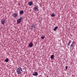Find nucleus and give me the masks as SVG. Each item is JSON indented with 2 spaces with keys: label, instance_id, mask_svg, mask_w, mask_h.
Segmentation results:
<instances>
[{
  "label": "nucleus",
  "instance_id": "f257e3e1",
  "mask_svg": "<svg viewBox=\"0 0 77 77\" xmlns=\"http://www.w3.org/2000/svg\"><path fill=\"white\" fill-rule=\"evenodd\" d=\"M17 74H20L23 71V69L21 67L18 68L17 70Z\"/></svg>",
  "mask_w": 77,
  "mask_h": 77
},
{
  "label": "nucleus",
  "instance_id": "f03ea898",
  "mask_svg": "<svg viewBox=\"0 0 77 77\" xmlns=\"http://www.w3.org/2000/svg\"><path fill=\"white\" fill-rule=\"evenodd\" d=\"M13 17H14V18H16V17H18V14L17 13H14L12 14Z\"/></svg>",
  "mask_w": 77,
  "mask_h": 77
},
{
  "label": "nucleus",
  "instance_id": "7ed1b4c3",
  "mask_svg": "<svg viewBox=\"0 0 77 77\" xmlns=\"http://www.w3.org/2000/svg\"><path fill=\"white\" fill-rule=\"evenodd\" d=\"M22 18V17H20L17 20V24H19V23H21V21Z\"/></svg>",
  "mask_w": 77,
  "mask_h": 77
},
{
  "label": "nucleus",
  "instance_id": "20e7f679",
  "mask_svg": "<svg viewBox=\"0 0 77 77\" xmlns=\"http://www.w3.org/2000/svg\"><path fill=\"white\" fill-rule=\"evenodd\" d=\"M33 10H34L35 11H36V12H37V11H38V6H35V7L33 9Z\"/></svg>",
  "mask_w": 77,
  "mask_h": 77
},
{
  "label": "nucleus",
  "instance_id": "39448f33",
  "mask_svg": "<svg viewBox=\"0 0 77 77\" xmlns=\"http://www.w3.org/2000/svg\"><path fill=\"white\" fill-rule=\"evenodd\" d=\"M30 29H34L35 28V25H34V24H32L31 26L29 27Z\"/></svg>",
  "mask_w": 77,
  "mask_h": 77
},
{
  "label": "nucleus",
  "instance_id": "423d86ee",
  "mask_svg": "<svg viewBox=\"0 0 77 77\" xmlns=\"http://www.w3.org/2000/svg\"><path fill=\"white\" fill-rule=\"evenodd\" d=\"M5 21L6 20H4L3 19H2L1 20V24H3V25H4V24H5Z\"/></svg>",
  "mask_w": 77,
  "mask_h": 77
},
{
  "label": "nucleus",
  "instance_id": "0eeeda50",
  "mask_svg": "<svg viewBox=\"0 0 77 77\" xmlns=\"http://www.w3.org/2000/svg\"><path fill=\"white\" fill-rule=\"evenodd\" d=\"M33 43L32 42H30L29 43V44L28 47H33Z\"/></svg>",
  "mask_w": 77,
  "mask_h": 77
},
{
  "label": "nucleus",
  "instance_id": "6e6552de",
  "mask_svg": "<svg viewBox=\"0 0 77 77\" xmlns=\"http://www.w3.org/2000/svg\"><path fill=\"white\" fill-rule=\"evenodd\" d=\"M32 75L33 76H37V75H38V74L37 72H34L33 73Z\"/></svg>",
  "mask_w": 77,
  "mask_h": 77
},
{
  "label": "nucleus",
  "instance_id": "1a4fd4ad",
  "mask_svg": "<svg viewBox=\"0 0 77 77\" xmlns=\"http://www.w3.org/2000/svg\"><path fill=\"white\" fill-rule=\"evenodd\" d=\"M28 4L29 6H32V5H33V2L32 1H30L28 3Z\"/></svg>",
  "mask_w": 77,
  "mask_h": 77
},
{
  "label": "nucleus",
  "instance_id": "9d476101",
  "mask_svg": "<svg viewBox=\"0 0 77 77\" xmlns=\"http://www.w3.org/2000/svg\"><path fill=\"white\" fill-rule=\"evenodd\" d=\"M19 13L20 15H23L24 13V11H23V10H22Z\"/></svg>",
  "mask_w": 77,
  "mask_h": 77
},
{
  "label": "nucleus",
  "instance_id": "9b49d317",
  "mask_svg": "<svg viewBox=\"0 0 77 77\" xmlns=\"http://www.w3.org/2000/svg\"><path fill=\"white\" fill-rule=\"evenodd\" d=\"M51 17H55V14L54 13H52L51 14Z\"/></svg>",
  "mask_w": 77,
  "mask_h": 77
},
{
  "label": "nucleus",
  "instance_id": "f8f14e48",
  "mask_svg": "<svg viewBox=\"0 0 77 77\" xmlns=\"http://www.w3.org/2000/svg\"><path fill=\"white\" fill-rule=\"evenodd\" d=\"M70 46L71 47H74V43H72L70 45Z\"/></svg>",
  "mask_w": 77,
  "mask_h": 77
},
{
  "label": "nucleus",
  "instance_id": "ddd939ff",
  "mask_svg": "<svg viewBox=\"0 0 77 77\" xmlns=\"http://www.w3.org/2000/svg\"><path fill=\"white\" fill-rule=\"evenodd\" d=\"M58 29V27L57 26L55 27L54 29V31H55V30H56V29Z\"/></svg>",
  "mask_w": 77,
  "mask_h": 77
},
{
  "label": "nucleus",
  "instance_id": "4468645a",
  "mask_svg": "<svg viewBox=\"0 0 77 77\" xmlns=\"http://www.w3.org/2000/svg\"><path fill=\"white\" fill-rule=\"evenodd\" d=\"M51 59H53L54 58V55H52L51 57Z\"/></svg>",
  "mask_w": 77,
  "mask_h": 77
},
{
  "label": "nucleus",
  "instance_id": "2eb2a0df",
  "mask_svg": "<svg viewBox=\"0 0 77 77\" xmlns=\"http://www.w3.org/2000/svg\"><path fill=\"white\" fill-rule=\"evenodd\" d=\"M70 44H71V41H69V43L67 44V45H68V46H69V45H70Z\"/></svg>",
  "mask_w": 77,
  "mask_h": 77
},
{
  "label": "nucleus",
  "instance_id": "dca6fc26",
  "mask_svg": "<svg viewBox=\"0 0 77 77\" xmlns=\"http://www.w3.org/2000/svg\"><path fill=\"white\" fill-rule=\"evenodd\" d=\"M9 61V59L8 58H7L5 60V61L6 62H8Z\"/></svg>",
  "mask_w": 77,
  "mask_h": 77
},
{
  "label": "nucleus",
  "instance_id": "f3484780",
  "mask_svg": "<svg viewBox=\"0 0 77 77\" xmlns=\"http://www.w3.org/2000/svg\"><path fill=\"white\" fill-rule=\"evenodd\" d=\"M44 38H45V36H43L41 37V39H44Z\"/></svg>",
  "mask_w": 77,
  "mask_h": 77
},
{
  "label": "nucleus",
  "instance_id": "a211bd4d",
  "mask_svg": "<svg viewBox=\"0 0 77 77\" xmlns=\"http://www.w3.org/2000/svg\"><path fill=\"white\" fill-rule=\"evenodd\" d=\"M65 68L66 69H68V66H66Z\"/></svg>",
  "mask_w": 77,
  "mask_h": 77
}]
</instances>
